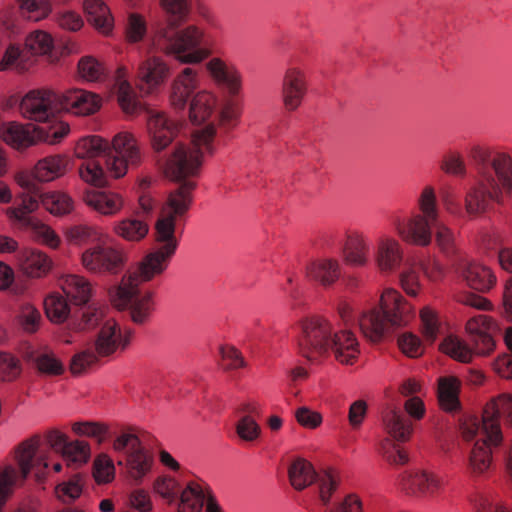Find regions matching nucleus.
<instances>
[{"label":"nucleus","instance_id":"1","mask_svg":"<svg viewBox=\"0 0 512 512\" xmlns=\"http://www.w3.org/2000/svg\"><path fill=\"white\" fill-rule=\"evenodd\" d=\"M214 136V126L208 125L194 132L189 143H177L173 147L165 159L164 171L170 179L179 182V186L169 193L161 208L155 224L154 248L134 271L126 273L121 282L109 290L112 304L118 309H127L136 324L148 321L154 309V293L141 289L140 285L163 274L176 253L177 233L182 229L196 187L188 178L199 174L203 155L213 153Z\"/></svg>","mask_w":512,"mask_h":512},{"label":"nucleus","instance_id":"2","mask_svg":"<svg viewBox=\"0 0 512 512\" xmlns=\"http://www.w3.org/2000/svg\"><path fill=\"white\" fill-rule=\"evenodd\" d=\"M75 155L83 160L79 165L80 177L99 187L107 184L108 174L123 177L143 161L139 139L129 131L118 132L111 141L98 135L83 137L75 146Z\"/></svg>","mask_w":512,"mask_h":512},{"label":"nucleus","instance_id":"3","mask_svg":"<svg viewBox=\"0 0 512 512\" xmlns=\"http://www.w3.org/2000/svg\"><path fill=\"white\" fill-rule=\"evenodd\" d=\"M417 204L419 213L410 217H394L393 229L402 241L421 247L430 245L434 235L440 252L454 266L465 255L458 248L453 230L438 220L439 208L435 189L429 185L425 186Z\"/></svg>","mask_w":512,"mask_h":512},{"label":"nucleus","instance_id":"4","mask_svg":"<svg viewBox=\"0 0 512 512\" xmlns=\"http://www.w3.org/2000/svg\"><path fill=\"white\" fill-rule=\"evenodd\" d=\"M512 427V395L503 393L492 398L484 407L481 418H465L460 426L465 441H474L468 456V469L482 475L491 467L492 448L502 443L500 419Z\"/></svg>","mask_w":512,"mask_h":512},{"label":"nucleus","instance_id":"5","mask_svg":"<svg viewBox=\"0 0 512 512\" xmlns=\"http://www.w3.org/2000/svg\"><path fill=\"white\" fill-rule=\"evenodd\" d=\"M469 155L475 165L476 183L467 193L466 211L470 215L484 212L491 202L504 203L512 191V158L488 146L474 145Z\"/></svg>","mask_w":512,"mask_h":512},{"label":"nucleus","instance_id":"6","mask_svg":"<svg viewBox=\"0 0 512 512\" xmlns=\"http://www.w3.org/2000/svg\"><path fill=\"white\" fill-rule=\"evenodd\" d=\"M298 348L300 354L310 361L333 355L344 365H352L360 353L358 340L352 331L340 329L320 316L308 317L301 322Z\"/></svg>","mask_w":512,"mask_h":512},{"label":"nucleus","instance_id":"7","mask_svg":"<svg viewBox=\"0 0 512 512\" xmlns=\"http://www.w3.org/2000/svg\"><path fill=\"white\" fill-rule=\"evenodd\" d=\"M168 15L165 26L159 28L153 38V45L167 55L183 63H199L208 53L199 49L203 33L196 26L180 30V25L190 13V0H160Z\"/></svg>","mask_w":512,"mask_h":512},{"label":"nucleus","instance_id":"8","mask_svg":"<svg viewBox=\"0 0 512 512\" xmlns=\"http://www.w3.org/2000/svg\"><path fill=\"white\" fill-rule=\"evenodd\" d=\"M115 86L119 105L125 113L143 112L145 114L146 129L153 150L161 152L167 148L178 133V123L168 117L166 113L144 106L127 81L124 69L117 71Z\"/></svg>","mask_w":512,"mask_h":512},{"label":"nucleus","instance_id":"9","mask_svg":"<svg viewBox=\"0 0 512 512\" xmlns=\"http://www.w3.org/2000/svg\"><path fill=\"white\" fill-rule=\"evenodd\" d=\"M412 316L411 305L394 289L382 293L379 306L364 311L359 318V327L365 338L379 342L394 329L406 325Z\"/></svg>","mask_w":512,"mask_h":512},{"label":"nucleus","instance_id":"10","mask_svg":"<svg viewBox=\"0 0 512 512\" xmlns=\"http://www.w3.org/2000/svg\"><path fill=\"white\" fill-rule=\"evenodd\" d=\"M205 66L213 82L225 93L219 111L220 119L224 125L235 127L242 113L238 99L243 87L242 73L234 64L219 57L211 58Z\"/></svg>","mask_w":512,"mask_h":512},{"label":"nucleus","instance_id":"11","mask_svg":"<svg viewBox=\"0 0 512 512\" xmlns=\"http://www.w3.org/2000/svg\"><path fill=\"white\" fill-rule=\"evenodd\" d=\"M466 331L474 345L472 350L464 341L449 336L444 339L441 348L444 353L460 362H470L474 354H489L495 346L494 336L501 333V329L490 317L477 315L466 323Z\"/></svg>","mask_w":512,"mask_h":512},{"label":"nucleus","instance_id":"12","mask_svg":"<svg viewBox=\"0 0 512 512\" xmlns=\"http://www.w3.org/2000/svg\"><path fill=\"white\" fill-rule=\"evenodd\" d=\"M16 182L23 189L20 203L7 209V215L17 221H25L27 215L35 211L40 204L54 215H64L73 208L72 199L62 192L43 193L38 183H35L26 173H19Z\"/></svg>","mask_w":512,"mask_h":512},{"label":"nucleus","instance_id":"13","mask_svg":"<svg viewBox=\"0 0 512 512\" xmlns=\"http://www.w3.org/2000/svg\"><path fill=\"white\" fill-rule=\"evenodd\" d=\"M130 337V331L123 332L115 320L107 319L95 335L94 351L87 349L73 356L70 363L71 372L80 374L95 364L99 357H108L118 351H124L130 343Z\"/></svg>","mask_w":512,"mask_h":512},{"label":"nucleus","instance_id":"14","mask_svg":"<svg viewBox=\"0 0 512 512\" xmlns=\"http://www.w3.org/2000/svg\"><path fill=\"white\" fill-rule=\"evenodd\" d=\"M60 96L50 90H32L22 98L20 112L29 120L46 124L43 127L49 130L51 126L64 124L56 118L57 113L61 111Z\"/></svg>","mask_w":512,"mask_h":512},{"label":"nucleus","instance_id":"15","mask_svg":"<svg viewBox=\"0 0 512 512\" xmlns=\"http://www.w3.org/2000/svg\"><path fill=\"white\" fill-rule=\"evenodd\" d=\"M291 485L296 490H303L314 481L318 488L320 501L327 505L333 492L338 486V479L332 471L317 474L310 462L303 458H296L288 468Z\"/></svg>","mask_w":512,"mask_h":512},{"label":"nucleus","instance_id":"16","mask_svg":"<svg viewBox=\"0 0 512 512\" xmlns=\"http://www.w3.org/2000/svg\"><path fill=\"white\" fill-rule=\"evenodd\" d=\"M113 448L124 454L128 472L134 480L140 481L150 471L152 457L135 434L122 433L114 440Z\"/></svg>","mask_w":512,"mask_h":512},{"label":"nucleus","instance_id":"17","mask_svg":"<svg viewBox=\"0 0 512 512\" xmlns=\"http://www.w3.org/2000/svg\"><path fill=\"white\" fill-rule=\"evenodd\" d=\"M107 319L104 307L95 304L83 306L70 317L60 338L66 344L75 343L83 334L96 328L99 330Z\"/></svg>","mask_w":512,"mask_h":512},{"label":"nucleus","instance_id":"18","mask_svg":"<svg viewBox=\"0 0 512 512\" xmlns=\"http://www.w3.org/2000/svg\"><path fill=\"white\" fill-rule=\"evenodd\" d=\"M81 262L83 267L91 273L115 274L123 265V256L109 245L98 244L82 253Z\"/></svg>","mask_w":512,"mask_h":512},{"label":"nucleus","instance_id":"19","mask_svg":"<svg viewBox=\"0 0 512 512\" xmlns=\"http://www.w3.org/2000/svg\"><path fill=\"white\" fill-rule=\"evenodd\" d=\"M45 438L50 448L63 457L67 466L82 465L90 457V447L87 442L79 440L69 442L67 436L59 430L48 431Z\"/></svg>","mask_w":512,"mask_h":512},{"label":"nucleus","instance_id":"20","mask_svg":"<svg viewBox=\"0 0 512 512\" xmlns=\"http://www.w3.org/2000/svg\"><path fill=\"white\" fill-rule=\"evenodd\" d=\"M453 267L466 284L477 291H489L496 283V276L490 268L469 260L466 256L458 260Z\"/></svg>","mask_w":512,"mask_h":512},{"label":"nucleus","instance_id":"21","mask_svg":"<svg viewBox=\"0 0 512 512\" xmlns=\"http://www.w3.org/2000/svg\"><path fill=\"white\" fill-rule=\"evenodd\" d=\"M307 93L305 72L298 67H289L284 74L281 97L285 109L289 112L297 110Z\"/></svg>","mask_w":512,"mask_h":512},{"label":"nucleus","instance_id":"22","mask_svg":"<svg viewBox=\"0 0 512 512\" xmlns=\"http://www.w3.org/2000/svg\"><path fill=\"white\" fill-rule=\"evenodd\" d=\"M168 75L169 67L162 59L156 56L148 57L139 65L137 85L142 92L149 94L157 90Z\"/></svg>","mask_w":512,"mask_h":512},{"label":"nucleus","instance_id":"23","mask_svg":"<svg viewBox=\"0 0 512 512\" xmlns=\"http://www.w3.org/2000/svg\"><path fill=\"white\" fill-rule=\"evenodd\" d=\"M404 253L398 240L391 236H381L376 245L374 259L382 273H393L403 263Z\"/></svg>","mask_w":512,"mask_h":512},{"label":"nucleus","instance_id":"24","mask_svg":"<svg viewBox=\"0 0 512 512\" xmlns=\"http://www.w3.org/2000/svg\"><path fill=\"white\" fill-rule=\"evenodd\" d=\"M61 110L76 115H91L99 110L100 98L91 92L74 89L60 94Z\"/></svg>","mask_w":512,"mask_h":512},{"label":"nucleus","instance_id":"25","mask_svg":"<svg viewBox=\"0 0 512 512\" xmlns=\"http://www.w3.org/2000/svg\"><path fill=\"white\" fill-rule=\"evenodd\" d=\"M206 503L207 512H221L209 492L195 482L188 483L180 496L178 512H199Z\"/></svg>","mask_w":512,"mask_h":512},{"label":"nucleus","instance_id":"26","mask_svg":"<svg viewBox=\"0 0 512 512\" xmlns=\"http://www.w3.org/2000/svg\"><path fill=\"white\" fill-rule=\"evenodd\" d=\"M220 107L221 103L218 102L214 93L209 91L198 92L190 103V119L193 123L200 124L206 121L213 113H216V118L220 124L227 129H232L233 127L222 123L219 115Z\"/></svg>","mask_w":512,"mask_h":512},{"label":"nucleus","instance_id":"27","mask_svg":"<svg viewBox=\"0 0 512 512\" xmlns=\"http://www.w3.org/2000/svg\"><path fill=\"white\" fill-rule=\"evenodd\" d=\"M344 261L351 266L362 267L369 261V242L359 232H352L347 235L342 248Z\"/></svg>","mask_w":512,"mask_h":512},{"label":"nucleus","instance_id":"28","mask_svg":"<svg viewBox=\"0 0 512 512\" xmlns=\"http://www.w3.org/2000/svg\"><path fill=\"white\" fill-rule=\"evenodd\" d=\"M198 79L194 69L187 67L177 76L172 85L171 104L176 109H183L187 100L197 88Z\"/></svg>","mask_w":512,"mask_h":512},{"label":"nucleus","instance_id":"29","mask_svg":"<svg viewBox=\"0 0 512 512\" xmlns=\"http://www.w3.org/2000/svg\"><path fill=\"white\" fill-rule=\"evenodd\" d=\"M83 200L87 206L106 216L118 213L123 207L122 198L112 192L89 190L84 193Z\"/></svg>","mask_w":512,"mask_h":512},{"label":"nucleus","instance_id":"30","mask_svg":"<svg viewBox=\"0 0 512 512\" xmlns=\"http://www.w3.org/2000/svg\"><path fill=\"white\" fill-rule=\"evenodd\" d=\"M460 390L461 381L457 377H440L438 379V402L441 409L449 413H455L460 411Z\"/></svg>","mask_w":512,"mask_h":512},{"label":"nucleus","instance_id":"31","mask_svg":"<svg viewBox=\"0 0 512 512\" xmlns=\"http://www.w3.org/2000/svg\"><path fill=\"white\" fill-rule=\"evenodd\" d=\"M60 286L65 295L75 305H86L93 293L91 283L83 276L69 274L60 280Z\"/></svg>","mask_w":512,"mask_h":512},{"label":"nucleus","instance_id":"32","mask_svg":"<svg viewBox=\"0 0 512 512\" xmlns=\"http://www.w3.org/2000/svg\"><path fill=\"white\" fill-rule=\"evenodd\" d=\"M387 434L396 441L405 442L412 434L411 421L398 409L389 408L382 415Z\"/></svg>","mask_w":512,"mask_h":512},{"label":"nucleus","instance_id":"33","mask_svg":"<svg viewBox=\"0 0 512 512\" xmlns=\"http://www.w3.org/2000/svg\"><path fill=\"white\" fill-rule=\"evenodd\" d=\"M67 159L60 155L48 156L37 162L32 174H27L36 183L49 182L63 176L67 170Z\"/></svg>","mask_w":512,"mask_h":512},{"label":"nucleus","instance_id":"34","mask_svg":"<svg viewBox=\"0 0 512 512\" xmlns=\"http://www.w3.org/2000/svg\"><path fill=\"white\" fill-rule=\"evenodd\" d=\"M340 264L336 259L323 258L313 261L306 268V276L328 287L340 277Z\"/></svg>","mask_w":512,"mask_h":512},{"label":"nucleus","instance_id":"35","mask_svg":"<svg viewBox=\"0 0 512 512\" xmlns=\"http://www.w3.org/2000/svg\"><path fill=\"white\" fill-rule=\"evenodd\" d=\"M403 486L412 493L432 495L440 487V480L432 473L415 472L403 479Z\"/></svg>","mask_w":512,"mask_h":512},{"label":"nucleus","instance_id":"36","mask_svg":"<svg viewBox=\"0 0 512 512\" xmlns=\"http://www.w3.org/2000/svg\"><path fill=\"white\" fill-rule=\"evenodd\" d=\"M84 11L88 21L98 30L108 33L112 28V18L109 8L101 0H85L83 3Z\"/></svg>","mask_w":512,"mask_h":512},{"label":"nucleus","instance_id":"37","mask_svg":"<svg viewBox=\"0 0 512 512\" xmlns=\"http://www.w3.org/2000/svg\"><path fill=\"white\" fill-rule=\"evenodd\" d=\"M51 268V260L41 251H26L22 261L23 272L30 277H41Z\"/></svg>","mask_w":512,"mask_h":512},{"label":"nucleus","instance_id":"38","mask_svg":"<svg viewBox=\"0 0 512 512\" xmlns=\"http://www.w3.org/2000/svg\"><path fill=\"white\" fill-rule=\"evenodd\" d=\"M115 233L127 241H140L143 239L149 227L147 223L135 218H128L118 222L114 227Z\"/></svg>","mask_w":512,"mask_h":512},{"label":"nucleus","instance_id":"39","mask_svg":"<svg viewBox=\"0 0 512 512\" xmlns=\"http://www.w3.org/2000/svg\"><path fill=\"white\" fill-rule=\"evenodd\" d=\"M44 309L47 317L56 323L64 322L70 313L66 299L59 293H52L45 298Z\"/></svg>","mask_w":512,"mask_h":512},{"label":"nucleus","instance_id":"40","mask_svg":"<svg viewBox=\"0 0 512 512\" xmlns=\"http://www.w3.org/2000/svg\"><path fill=\"white\" fill-rule=\"evenodd\" d=\"M25 47L32 54L44 55L52 50L53 39L50 34L36 30L27 36Z\"/></svg>","mask_w":512,"mask_h":512},{"label":"nucleus","instance_id":"41","mask_svg":"<svg viewBox=\"0 0 512 512\" xmlns=\"http://www.w3.org/2000/svg\"><path fill=\"white\" fill-rule=\"evenodd\" d=\"M23 16L33 21H39L50 13L48 0H18Z\"/></svg>","mask_w":512,"mask_h":512},{"label":"nucleus","instance_id":"42","mask_svg":"<svg viewBox=\"0 0 512 512\" xmlns=\"http://www.w3.org/2000/svg\"><path fill=\"white\" fill-rule=\"evenodd\" d=\"M440 169L450 175L465 176L467 169L464 158L460 152L449 151L440 162Z\"/></svg>","mask_w":512,"mask_h":512},{"label":"nucleus","instance_id":"43","mask_svg":"<svg viewBox=\"0 0 512 512\" xmlns=\"http://www.w3.org/2000/svg\"><path fill=\"white\" fill-rule=\"evenodd\" d=\"M236 433L241 440L254 442L261 434V427L253 417L244 415L236 423Z\"/></svg>","mask_w":512,"mask_h":512},{"label":"nucleus","instance_id":"44","mask_svg":"<svg viewBox=\"0 0 512 512\" xmlns=\"http://www.w3.org/2000/svg\"><path fill=\"white\" fill-rule=\"evenodd\" d=\"M82 489V477L80 474H76L68 481L59 484L56 493L63 502H71L81 495Z\"/></svg>","mask_w":512,"mask_h":512},{"label":"nucleus","instance_id":"45","mask_svg":"<svg viewBox=\"0 0 512 512\" xmlns=\"http://www.w3.org/2000/svg\"><path fill=\"white\" fill-rule=\"evenodd\" d=\"M80 76L87 81H100L104 76V68L100 62L93 57H83L78 63Z\"/></svg>","mask_w":512,"mask_h":512},{"label":"nucleus","instance_id":"46","mask_svg":"<svg viewBox=\"0 0 512 512\" xmlns=\"http://www.w3.org/2000/svg\"><path fill=\"white\" fill-rule=\"evenodd\" d=\"M115 475L113 460L106 454L99 455L94 462L93 476L97 483H108Z\"/></svg>","mask_w":512,"mask_h":512},{"label":"nucleus","instance_id":"47","mask_svg":"<svg viewBox=\"0 0 512 512\" xmlns=\"http://www.w3.org/2000/svg\"><path fill=\"white\" fill-rule=\"evenodd\" d=\"M420 318L422 322V333L426 341L433 343L439 333V320L436 313L426 307L421 310Z\"/></svg>","mask_w":512,"mask_h":512},{"label":"nucleus","instance_id":"48","mask_svg":"<svg viewBox=\"0 0 512 512\" xmlns=\"http://www.w3.org/2000/svg\"><path fill=\"white\" fill-rule=\"evenodd\" d=\"M125 32L126 38L130 43L141 41L147 32L145 19L136 13L129 14Z\"/></svg>","mask_w":512,"mask_h":512},{"label":"nucleus","instance_id":"49","mask_svg":"<svg viewBox=\"0 0 512 512\" xmlns=\"http://www.w3.org/2000/svg\"><path fill=\"white\" fill-rule=\"evenodd\" d=\"M19 319L26 332H35L41 322V314L38 309L29 303H23L19 309Z\"/></svg>","mask_w":512,"mask_h":512},{"label":"nucleus","instance_id":"50","mask_svg":"<svg viewBox=\"0 0 512 512\" xmlns=\"http://www.w3.org/2000/svg\"><path fill=\"white\" fill-rule=\"evenodd\" d=\"M380 451L383 457L391 464L400 465L408 460L405 451L390 438H386L381 442Z\"/></svg>","mask_w":512,"mask_h":512},{"label":"nucleus","instance_id":"51","mask_svg":"<svg viewBox=\"0 0 512 512\" xmlns=\"http://www.w3.org/2000/svg\"><path fill=\"white\" fill-rule=\"evenodd\" d=\"M72 430L80 436L93 437L102 442L107 435L108 429L105 425L96 422H76Z\"/></svg>","mask_w":512,"mask_h":512},{"label":"nucleus","instance_id":"52","mask_svg":"<svg viewBox=\"0 0 512 512\" xmlns=\"http://www.w3.org/2000/svg\"><path fill=\"white\" fill-rule=\"evenodd\" d=\"M66 237L71 243L80 245L96 238L97 232L93 227L79 224L67 228Z\"/></svg>","mask_w":512,"mask_h":512},{"label":"nucleus","instance_id":"53","mask_svg":"<svg viewBox=\"0 0 512 512\" xmlns=\"http://www.w3.org/2000/svg\"><path fill=\"white\" fill-rule=\"evenodd\" d=\"M18 359L9 354H0V378L3 381H12L20 374Z\"/></svg>","mask_w":512,"mask_h":512},{"label":"nucleus","instance_id":"54","mask_svg":"<svg viewBox=\"0 0 512 512\" xmlns=\"http://www.w3.org/2000/svg\"><path fill=\"white\" fill-rule=\"evenodd\" d=\"M398 345L401 351L409 357H418L423 353L420 339L411 333L402 334L398 338Z\"/></svg>","mask_w":512,"mask_h":512},{"label":"nucleus","instance_id":"55","mask_svg":"<svg viewBox=\"0 0 512 512\" xmlns=\"http://www.w3.org/2000/svg\"><path fill=\"white\" fill-rule=\"evenodd\" d=\"M36 365L41 373L59 375L64 371L62 363L52 354L43 353L37 356Z\"/></svg>","mask_w":512,"mask_h":512},{"label":"nucleus","instance_id":"56","mask_svg":"<svg viewBox=\"0 0 512 512\" xmlns=\"http://www.w3.org/2000/svg\"><path fill=\"white\" fill-rule=\"evenodd\" d=\"M32 235L39 241L49 245L52 248L58 246L60 240L55 232L47 225L40 222L31 223Z\"/></svg>","mask_w":512,"mask_h":512},{"label":"nucleus","instance_id":"57","mask_svg":"<svg viewBox=\"0 0 512 512\" xmlns=\"http://www.w3.org/2000/svg\"><path fill=\"white\" fill-rule=\"evenodd\" d=\"M295 418L301 426L308 429H314L322 423L321 414L305 406L295 411Z\"/></svg>","mask_w":512,"mask_h":512},{"label":"nucleus","instance_id":"58","mask_svg":"<svg viewBox=\"0 0 512 512\" xmlns=\"http://www.w3.org/2000/svg\"><path fill=\"white\" fill-rule=\"evenodd\" d=\"M59 26L69 31H78L83 26V19L74 11H63L57 17Z\"/></svg>","mask_w":512,"mask_h":512},{"label":"nucleus","instance_id":"59","mask_svg":"<svg viewBox=\"0 0 512 512\" xmlns=\"http://www.w3.org/2000/svg\"><path fill=\"white\" fill-rule=\"evenodd\" d=\"M177 486L178 483L168 477L158 478L154 483L155 491L169 501H173L176 498L177 493L175 489Z\"/></svg>","mask_w":512,"mask_h":512},{"label":"nucleus","instance_id":"60","mask_svg":"<svg viewBox=\"0 0 512 512\" xmlns=\"http://www.w3.org/2000/svg\"><path fill=\"white\" fill-rule=\"evenodd\" d=\"M400 283L403 290L410 296H416L420 284L418 280V275L412 269L404 270L400 273Z\"/></svg>","mask_w":512,"mask_h":512},{"label":"nucleus","instance_id":"61","mask_svg":"<svg viewBox=\"0 0 512 512\" xmlns=\"http://www.w3.org/2000/svg\"><path fill=\"white\" fill-rule=\"evenodd\" d=\"M367 413V404L363 400L353 402L349 408L348 419L353 428H358Z\"/></svg>","mask_w":512,"mask_h":512},{"label":"nucleus","instance_id":"62","mask_svg":"<svg viewBox=\"0 0 512 512\" xmlns=\"http://www.w3.org/2000/svg\"><path fill=\"white\" fill-rule=\"evenodd\" d=\"M23 57L20 49L15 45H10L4 52V55L0 61V71H5L12 66H16L17 69H22L20 67L18 60Z\"/></svg>","mask_w":512,"mask_h":512},{"label":"nucleus","instance_id":"63","mask_svg":"<svg viewBox=\"0 0 512 512\" xmlns=\"http://www.w3.org/2000/svg\"><path fill=\"white\" fill-rule=\"evenodd\" d=\"M222 358L225 369H237L245 365L240 352L233 347L222 349Z\"/></svg>","mask_w":512,"mask_h":512},{"label":"nucleus","instance_id":"64","mask_svg":"<svg viewBox=\"0 0 512 512\" xmlns=\"http://www.w3.org/2000/svg\"><path fill=\"white\" fill-rule=\"evenodd\" d=\"M329 512H362V505L358 497L348 495Z\"/></svg>","mask_w":512,"mask_h":512}]
</instances>
